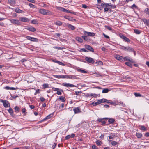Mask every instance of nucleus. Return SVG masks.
I'll return each instance as SVG.
<instances>
[{
	"label": "nucleus",
	"instance_id": "nucleus-1",
	"mask_svg": "<svg viewBox=\"0 0 149 149\" xmlns=\"http://www.w3.org/2000/svg\"><path fill=\"white\" fill-rule=\"evenodd\" d=\"M55 77L58 79L60 78H67L71 79H77L76 76L73 75H55Z\"/></svg>",
	"mask_w": 149,
	"mask_h": 149
},
{
	"label": "nucleus",
	"instance_id": "nucleus-2",
	"mask_svg": "<svg viewBox=\"0 0 149 149\" xmlns=\"http://www.w3.org/2000/svg\"><path fill=\"white\" fill-rule=\"evenodd\" d=\"M39 12L43 15H52V12L47 10L41 9L39 10Z\"/></svg>",
	"mask_w": 149,
	"mask_h": 149
},
{
	"label": "nucleus",
	"instance_id": "nucleus-3",
	"mask_svg": "<svg viewBox=\"0 0 149 149\" xmlns=\"http://www.w3.org/2000/svg\"><path fill=\"white\" fill-rule=\"evenodd\" d=\"M120 49L124 51L128 52H131L134 51V49L129 46L125 47L123 46H121Z\"/></svg>",
	"mask_w": 149,
	"mask_h": 149
},
{
	"label": "nucleus",
	"instance_id": "nucleus-4",
	"mask_svg": "<svg viewBox=\"0 0 149 149\" xmlns=\"http://www.w3.org/2000/svg\"><path fill=\"white\" fill-rule=\"evenodd\" d=\"M0 101L1 102L3 103V105L5 107H10V104L8 101L2 99H1Z\"/></svg>",
	"mask_w": 149,
	"mask_h": 149
},
{
	"label": "nucleus",
	"instance_id": "nucleus-5",
	"mask_svg": "<svg viewBox=\"0 0 149 149\" xmlns=\"http://www.w3.org/2000/svg\"><path fill=\"white\" fill-rule=\"evenodd\" d=\"M85 59L90 63L93 64L95 63L93 59L91 57L86 56L85 57Z\"/></svg>",
	"mask_w": 149,
	"mask_h": 149
},
{
	"label": "nucleus",
	"instance_id": "nucleus-6",
	"mask_svg": "<svg viewBox=\"0 0 149 149\" xmlns=\"http://www.w3.org/2000/svg\"><path fill=\"white\" fill-rule=\"evenodd\" d=\"M9 20L11 22V23L14 25H20V23L18 20L14 19H10Z\"/></svg>",
	"mask_w": 149,
	"mask_h": 149
},
{
	"label": "nucleus",
	"instance_id": "nucleus-7",
	"mask_svg": "<svg viewBox=\"0 0 149 149\" xmlns=\"http://www.w3.org/2000/svg\"><path fill=\"white\" fill-rule=\"evenodd\" d=\"M26 38L28 40H30L31 41L38 42V40L37 38L32 37L29 36H27L26 37Z\"/></svg>",
	"mask_w": 149,
	"mask_h": 149
},
{
	"label": "nucleus",
	"instance_id": "nucleus-8",
	"mask_svg": "<svg viewBox=\"0 0 149 149\" xmlns=\"http://www.w3.org/2000/svg\"><path fill=\"white\" fill-rule=\"evenodd\" d=\"M84 35H87L88 36L93 37L95 35V34L94 33L88 32L85 31H84Z\"/></svg>",
	"mask_w": 149,
	"mask_h": 149
},
{
	"label": "nucleus",
	"instance_id": "nucleus-9",
	"mask_svg": "<svg viewBox=\"0 0 149 149\" xmlns=\"http://www.w3.org/2000/svg\"><path fill=\"white\" fill-rule=\"evenodd\" d=\"M62 85L66 87H76V86L72 84L68 83H63L62 84Z\"/></svg>",
	"mask_w": 149,
	"mask_h": 149
},
{
	"label": "nucleus",
	"instance_id": "nucleus-10",
	"mask_svg": "<svg viewBox=\"0 0 149 149\" xmlns=\"http://www.w3.org/2000/svg\"><path fill=\"white\" fill-rule=\"evenodd\" d=\"M73 110L75 114L79 113L81 112V109L79 107L74 108L73 109Z\"/></svg>",
	"mask_w": 149,
	"mask_h": 149
},
{
	"label": "nucleus",
	"instance_id": "nucleus-11",
	"mask_svg": "<svg viewBox=\"0 0 149 149\" xmlns=\"http://www.w3.org/2000/svg\"><path fill=\"white\" fill-rule=\"evenodd\" d=\"M120 36L122 39L124 40L125 41L128 42H130V40L125 36L121 34L120 35Z\"/></svg>",
	"mask_w": 149,
	"mask_h": 149
},
{
	"label": "nucleus",
	"instance_id": "nucleus-12",
	"mask_svg": "<svg viewBox=\"0 0 149 149\" xmlns=\"http://www.w3.org/2000/svg\"><path fill=\"white\" fill-rule=\"evenodd\" d=\"M56 8L57 10L65 12L68 13L69 11V10H68L63 7H56Z\"/></svg>",
	"mask_w": 149,
	"mask_h": 149
},
{
	"label": "nucleus",
	"instance_id": "nucleus-13",
	"mask_svg": "<svg viewBox=\"0 0 149 149\" xmlns=\"http://www.w3.org/2000/svg\"><path fill=\"white\" fill-rule=\"evenodd\" d=\"M98 100L100 104L102 103H109V101H110V100H108L104 98H103L102 99Z\"/></svg>",
	"mask_w": 149,
	"mask_h": 149
},
{
	"label": "nucleus",
	"instance_id": "nucleus-14",
	"mask_svg": "<svg viewBox=\"0 0 149 149\" xmlns=\"http://www.w3.org/2000/svg\"><path fill=\"white\" fill-rule=\"evenodd\" d=\"M85 48L86 49L90 51L91 52H94V50L93 48L90 45H85Z\"/></svg>",
	"mask_w": 149,
	"mask_h": 149
},
{
	"label": "nucleus",
	"instance_id": "nucleus-15",
	"mask_svg": "<svg viewBox=\"0 0 149 149\" xmlns=\"http://www.w3.org/2000/svg\"><path fill=\"white\" fill-rule=\"evenodd\" d=\"M123 58H124V61L125 60L127 61H129V62H130L132 63H134V60L132 59L131 58L129 57H123Z\"/></svg>",
	"mask_w": 149,
	"mask_h": 149
},
{
	"label": "nucleus",
	"instance_id": "nucleus-16",
	"mask_svg": "<svg viewBox=\"0 0 149 149\" xmlns=\"http://www.w3.org/2000/svg\"><path fill=\"white\" fill-rule=\"evenodd\" d=\"M20 19L21 21L24 22H28L29 21V19L26 17H21L20 18Z\"/></svg>",
	"mask_w": 149,
	"mask_h": 149
},
{
	"label": "nucleus",
	"instance_id": "nucleus-17",
	"mask_svg": "<svg viewBox=\"0 0 149 149\" xmlns=\"http://www.w3.org/2000/svg\"><path fill=\"white\" fill-rule=\"evenodd\" d=\"M116 58L120 61H124L123 57L121 56L117 55L116 56Z\"/></svg>",
	"mask_w": 149,
	"mask_h": 149
},
{
	"label": "nucleus",
	"instance_id": "nucleus-18",
	"mask_svg": "<svg viewBox=\"0 0 149 149\" xmlns=\"http://www.w3.org/2000/svg\"><path fill=\"white\" fill-rule=\"evenodd\" d=\"M14 10L16 12L19 13H24V12L19 9L18 8L15 9Z\"/></svg>",
	"mask_w": 149,
	"mask_h": 149
},
{
	"label": "nucleus",
	"instance_id": "nucleus-19",
	"mask_svg": "<svg viewBox=\"0 0 149 149\" xmlns=\"http://www.w3.org/2000/svg\"><path fill=\"white\" fill-rule=\"evenodd\" d=\"M27 29L30 31L34 32L36 31V29L32 26L29 27L27 28Z\"/></svg>",
	"mask_w": 149,
	"mask_h": 149
},
{
	"label": "nucleus",
	"instance_id": "nucleus-20",
	"mask_svg": "<svg viewBox=\"0 0 149 149\" xmlns=\"http://www.w3.org/2000/svg\"><path fill=\"white\" fill-rule=\"evenodd\" d=\"M8 112L10 113V115L14 117V116L15 115L14 114L13 111L11 108L9 109L8 110Z\"/></svg>",
	"mask_w": 149,
	"mask_h": 149
},
{
	"label": "nucleus",
	"instance_id": "nucleus-21",
	"mask_svg": "<svg viewBox=\"0 0 149 149\" xmlns=\"http://www.w3.org/2000/svg\"><path fill=\"white\" fill-rule=\"evenodd\" d=\"M115 120L113 118H109V120H108V122L109 123V124H112L113 123Z\"/></svg>",
	"mask_w": 149,
	"mask_h": 149
},
{
	"label": "nucleus",
	"instance_id": "nucleus-22",
	"mask_svg": "<svg viewBox=\"0 0 149 149\" xmlns=\"http://www.w3.org/2000/svg\"><path fill=\"white\" fill-rule=\"evenodd\" d=\"M8 2L10 5L13 6L15 3V0H8Z\"/></svg>",
	"mask_w": 149,
	"mask_h": 149
},
{
	"label": "nucleus",
	"instance_id": "nucleus-23",
	"mask_svg": "<svg viewBox=\"0 0 149 149\" xmlns=\"http://www.w3.org/2000/svg\"><path fill=\"white\" fill-rule=\"evenodd\" d=\"M76 39L79 42L82 43L83 42V40L80 37H77L76 38Z\"/></svg>",
	"mask_w": 149,
	"mask_h": 149
},
{
	"label": "nucleus",
	"instance_id": "nucleus-24",
	"mask_svg": "<svg viewBox=\"0 0 149 149\" xmlns=\"http://www.w3.org/2000/svg\"><path fill=\"white\" fill-rule=\"evenodd\" d=\"M109 4L108 3H101L100 6L103 7H109Z\"/></svg>",
	"mask_w": 149,
	"mask_h": 149
},
{
	"label": "nucleus",
	"instance_id": "nucleus-25",
	"mask_svg": "<svg viewBox=\"0 0 149 149\" xmlns=\"http://www.w3.org/2000/svg\"><path fill=\"white\" fill-rule=\"evenodd\" d=\"M67 26L72 30H74L75 29L74 26L70 24H68Z\"/></svg>",
	"mask_w": 149,
	"mask_h": 149
},
{
	"label": "nucleus",
	"instance_id": "nucleus-26",
	"mask_svg": "<svg viewBox=\"0 0 149 149\" xmlns=\"http://www.w3.org/2000/svg\"><path fill=\"white\" fill-rule=\"evenodd\" d=\"M82 38H83L85 41H89L90 40L89 38L87 37V36H82Z\"/></svg>",
	"mask_w": 149,
	"mask_h": 149
},
{
	"label": "nucleus",
	"instance_id": "nucleus-27",
	"mask_svg": "<svg viewBox=\"0 0 149 149\" xmlns=\"http://www.w3.org/2000/svg\"><path fill=\"white\" fill-rule=\"evenodd\" d=\"M100 103L99 102V100L97 101V102H93L91 104L93 105V106H96L100 104Z\"/></svg>",
	"mask_w": 149,
	"mask_h": 149
},
{
	"label": "nucleus",
	"instance_id": "nucleus-28",
	"mask_svg": "<svg viewBox=\"0 0 149 149\" xmlns=\"http://www.w3.org/2000/svg\"><path fill=\"white\" fill-rule=\"evenodd\" d=\"M58 99L61 100L62 102H64L66 100V99L65 97L63 96L60 97L59 98L57 99V100Z\"/></svg>",
	"mask_w": 149,
	"mask_h": 149
},
{
	"label": "nucleus",
	"instance_id": "nucleus-29",
	"mask_svg": "<svg viewBox=\"0 0 149 149\" xmlns=\"http://www.w3.org/2000/svg\"><path fill=\"white\" fill-rule=\"evenodd\" d=\"M77 70L79 72H81V73H87V72L86 71L83 70L81 69H77Z\"/></svg>",
	"mask_w": 149,
	"mask_h": 149
},
{
	"label": "nucleus",
	"instance_id": "nucleus-30",
	"mask_svg": "<svg viewBox=\"0 0 149 149\" xmlns=\"http://www.w3.org/2000/svg\"><path fill=\"white\" fill-rule=\"evenodd\" d=\"M139 127H140V130L143 131H145L147 130V129L144 126L141 125Z\"/></svg>",
	"mask_w": 149,
	"mask_h": 149
},
{
	"label": "nucleus",
	"instance_id": "nucleus-31",
	"mask_svg": "<svg viewBox=\"0 0 149 149\" xmlns=\"http://www.w3.org/2000/svg\"><path fill=\"white\" fill-rule=\"evenodd\" d=\"M136 136L138 138H141L142 136V134L141 133H136Z\"/></svg>",
	"mask_w": 149,
	"mask_h": 149
},
{
	"label": "nucleus",
	"instance_id": "nucleus-32",
	"mask_svg": "<svg viewBox=\"0 0 149 149\" xmlns=\"http://www.w3.org/2000/svg\"><path fill=\"white\" fill-rule=\"evenodd\" d=\"M143 21L144 23L146 24L148 26H149V20L144 19Z\"/></svg>",
	"mask_w": 149,
	"mask_h": 149
},
{
	"label": "nucleus",
	"instance_id": "nucleus-33",
	"mask_svg": "<svg viewBox=\"0 0 149 149\" xmlns=\"http://www.w3.org/2000/svg\"><path fill=\"white\" fill-rule=\"evenodd\" d=\"M55 24L61 26L62 24V23L59 21H57L55 22Z\"/></svg>",
	"mask_w": 149,
	"mask_h": 149
},
{
	"label": "nucleus",
	"instance_id": "nucleus-34",
	"mask_svg": "<svg viewBox=\"0 0 149 149\" xmlns=\"http://www.w3.org/2000/svg\"><path fill=\"white\" fill-rule=\"evenodd\" d=\"M110 90H109L107 88H105L103 89L102 91V93H107Z\"/></svg>",
	"mask_w": 149,
	"mask_h": 149
},
{
	"label": "nucleus",
	"instance_id": "nucleus-35",
	"mask_svg": "<svg viewBox=\"0 0 149 149\" xmlns=\"http://www.w3.org/2000/svg\"><path fill=\"white\" fill-rule=\"evenodd\" d=\"M134 33L138 34H139L141 33V31L138 29H135L134 30Z\"/></svg>",
	"mask_w": 149,
	"mask_h": 149
},
{
	"label": "nucleus",
	"instance_id": "nucleus-36",
	"mask_svg": "<svg viewBox=\"0 0 149 149\" xmlns=\"http://www.w3.org/2000/svg\"><path fill=\"white\" fill-rule=\"evenodd\" d=\"M95 63L97 65H101L103 64V63L101 61L99 60L97 61L96 62H95Z\"/></svg>",
	"mask_w": 149,
	"mask_h": 149
},
{
	"label": "nucleus",
	"instance_id": "nucleus-37",
	"mask_svg": "<svg viewBox=\"0 0 149 149\" xmlns=\"http://www.w3.org/2000/svg\"><path fill=\"white\" fill-rule=\"evenodd\" d=\"M15 110L17 112H18L20 111V108L19 107L17 106H16L14 108Z\"/></svg>",
	"mask_w": 149,
	"mask_h": 149
},
{
	"label": "nucleus",
	"instance_id": "nucleus-38",
	"mask_svg": "<svg viewBox=\"0 0 149 149\" xmlns=\"http://www.w3.org/2000/svg\"><path fill=\"white\" fill-rule=\"evenodd\" d=\"M66 19H68L69 21H72V18L70 17L67 16H65L64 17Z\"/></svg>",
	"mask_w": 149,
	"mask_h": 149
},
{
	"label": "nucleus",
	"instance_id": "nucleus-39",
	"mask_svg": "<svg viewBox=\"0 0 149 149\" xmlns=\"http://www.w3.org/2000/svg\"><path fill=\"white\" fill-rule=\"evenodd\" d=\"M52 89L54 91H61V92H63V91L62 90L58 88H53Z\"/></svg>",
	"mask_w": 149,
	"mask_h": 149
},
{
	"label": "nucleus",
	"instance_id": "nucleus-40",
	"mask_svg": "<svg viewBox=\"0 0 149 149\" xmlns=\"http://www.w3.org/2000/svg\"><path fill=\"white\" fill-rule=\"evenodd\" d=\"M109 5V7H110V8H116V6L114 5H112L111 3H108Z\"/></svg>",
	"mask_w": 149,
	"mask_h": 149
},
{
	"label": "nucleus",
	"instance_id": "nucleus-41",
	"mask_svg": "<svg viewBox=\"0 0 149 149\" xmlns=\"http://www.w3.org/2000/svg\"><path fill=\"white\" fill-rule=\"evenodd\" d=\"M125 64L128 66H129L130 67H132V65L129 62H126L125 63Z\"/></svg>",
	"mask_w": 149,
	"mask_h": 149
},
{
	"label": "nucleus",
	"instance_id": "nucleus-42",
	"mask_svg": "<svg viewBox=\"0 0 149 149\" xmlns=\"http://www.w3.org/2000/svg\"><path fill=\"white\" fill-rule=\"evenodd\" d=\"M134 94L136 97H141V95L139 93H135Z\"/></svg>",
	"mask_w": 149,
	"mask_h": 149
},
{
	"label": "nucleus",
	"instance_id": "nucleus-43",
	"mask_svg": "<svg viewBox=\"0 0 149 149\" xmlns=\"http://www.w3.org/2000/svg\"><path fill=\"white\" fill-rule=\"evenodd\" d=\"M118 143L115 141H113L111 142V144L113 146H115L117 145Z\"/></svg>",
	"mask_w": 149,
	"mask_h": 149
},
{
	"label": "nucleus",
	"instance_id": "nucleus-44",
	"mask_svg": "<svg viewBox=\"0 0 149 149\" xmlns=\"http://www.w3.org/2000/svg\"><path fill=\"white\" fill-rule=\"evenodd\" d=\"M44 88H49V85L47 84L44 83L43 85Z\"/></svg>",
	"mask_w": 149,
	"mask_h": 149
},
{
	"label": "nucleus",
	"instance_id": "nucleus-45",
	"mask_svg": "<svg viewBox=\"0 0 149 149\" xmlns=\"http://www.w3.org/2000/svg\"><path fill=\"white\" fill-rule=\"evenodd\" d=\"M53 48L56 49H58V50H62L63 49H65V48L63 47H57L56 46L54 47Z\"/></svg>",
	"mask_w": 149,
	"mask_h": 149
},
{
	"label": "nucleus",
	"instance_id": "nucleus-46",
	"mask_svg": "<svg viewBox=\"0 0 149 149\" xmlns=\"http://www.w3.org/2000/svg\"><path fill=\"white\" fill-rule=\"evenodd\" d=\"M29 5L30 7L32 8H36V6L31 3H29Z\"/></svg>",
	"mask_w": 149,
	"mask_h": 149
},
{
	"label": "nucleus",
	"instance_id": "nucleus-47",
	"mask_svg": "<svg viewBox=\"0 0 149 149\" xmlns=\"http://www.w3.org/2000/svg\"><path fill=\"white\" fill-rule=\"evenodd\" d=\"M101 141L100 140H97L96 142V144L98 146L100 145H101Z\"/></svg>",
	"mask_w": 149,
	"mask_h": 149
},
{
	"label": "nucleus",
	"instance_id": "nucleus-48",
	"mask_svg": "<svg viewBox=\"0 0 149 149\" xmlns=\"http://www.w3.org/2000/svg\"><path fill=\"white\" fill-rule=\"evenodd\" d=\"M52 116H53V114H49L46 117V118H47V120L48 119L50 118H51Z\"/></svg>",
	"mask_w": 149,
	"mask_h": 149
},
{
	"label": "nucleus",
	"instance_id": "nucleus-49",
	"mask_svg": "<svg viewBox=\"0 0 149 149\" xmlns=\"http://www.w3.org/2000/svg\"><path fill=\"white\" fill-rule=\"evenodd\" d=\"M31 23L34 24H37V21L36 20H33L31 21Z\"/></svg>",
	"mask_w": 149,
	"mask_h": 149
},
{
	"label": "nucleus",
	"instance_id": "nucleus-50",
	"mask_svg": "<svg viewBox=\"0 0 149 149\" xmlns=\"http://www.w3.org/2000/svg\"><path fill=\"white\" fill-rule=\"evenodd\" d=\"M105 27L109 30L111 31L112 30V28L109 26H105Z\"/></svg>",
	"mask_w": 149,
	"mask_h": 149
},
{
	"label": "nucleus",
	"instance_id": "nucleus-51",
	"mask_svg": "<svg viewBox=\"0 0 149 149\" xmlns=\"http://www.w3.org/2000/svg\"><path fill=\"white\" fill-rule=\"evenodd\" d=\"M145 12L146 13L149 14V9L148 8H146L145 10Z\"/></svg>",
	"mask_w": 149,
	"mask_h": 149
},
{
	"label": "nucleus",
	"instance_id": "nucleus-52",
	"mask_svg": "<svg viewBox=\"0 0 149 149\" xmlns=\"http://www.w3.org/2000/svg\"><path fill=\"white\" fill-rule=\"evenodd\" d=\"M75 92V94L77 95H79L80 94L79 93H82L81 91H76Z\"/></svg>",
	"mask_w": 149,
	"mask_h": 149
},
{
	"label": "nucleus",
	"instance_id": "nucleus-53",
	"mask_svg": "<svg viewBox=\"0 0 149 149\" xmlns=\"http://www.w3.org/2000/svg\"><path fill=\"white\" fill-rule=\"evenodd\" d=\"M109 7H105L104 8V12H107L109 10V9L108 8H109Z\"/></svg>",
	"mask_w": 149,
	"mask_h": 149
},
{
	"label": "nucleus",
	"instance_id": "nucleus-54",
	"mask_svg": "<svg viewBox=\"0 0 149 149\" xmlns=\"http://www.w3.org/2000/svg\"><path fill=\"white\" fill-rule=\"evenodd\" d=\"M92 148L93 149H97V147L95 145H93L92 146Z\"/></svg>",
	"mask_w": 149,
	"mask_h": 149
},
{
	"label": "nucleus",
	"instance_id": "nucleus-55",
	"mask_svg": "<svg viewBox=\"0 0 149 149\" xmlns=\"http://www.w3.org/2000/svg\"><path fill=\"white\" fill-rule=\"evenodd\" d=\"M81 52L83 51L85 52H87L88 51L86 50L85 48H83L81 49Z\"/></svg>",
	"mask_w": 149,
	"mask_h": 149
},
{
	"label": "nucleus",
	"instance_id": "nucleus-56",
	"mask_svg": "<svg viewBox=\"0 0 149 149\" xmlns=\"http://www.w3.org/2000/svg\"><path fill=\"white\" fill-rule=\"evenodd\" d=\"M103 36H104V37L105 38H108V39L109 38V37L108 36L105 34L104 33H103Z\"/></svg>",
	"mask_w": 149,
	"mask_h": 149
},
{
	"label": "nucleus",
	"instance_id": "nucleus-57",
	"mask_svg": "<svg viewBox=\"0 0 149 149\" xmlns=\"http://www.w3.org/2000/svg\"><path fill=\"white\" fill-rule=\"evenodd\" d=\"M91 95H92V93H91V94L87 93L86 94V96L87 97H88L89 96H91Z\"/></svg>",
	"mask_w": 149,
	"mask_h": 149
},
{
	"label": "nucleus",
	"instance_id": "nucleus-58",
	"mask_svg": "<svg viewBox=\"0 0 149 149\" xmlns=\"http://www.w3.org/2000/svg\"><path fill=\"white\" fill-rule=\"evenodd\" d=\"M71 138V136L70 135H68L65 137V139H69Z\"/></svg>",
	"mask_w": 149,
	"mask_h": 149
},
{
	"label": "nucleus",
	"instance_id": "nucleus-59",
	"mask_svg": "<svg viewBox=\"0 0 149 149\" xmlns=\"http://www.w3.org/2000/svg\"><path fill=\"white\" fill-rule=\"evenodd\" d=\"M4 89L6 90H10V87H9L8 86H6L4 88Z\"/></svg>",
	"mask_w": 149,
	"mask_h": 149
},
{
	"label": "nucleus",
	"instance_id": "nucleus-60",
	"mask_svg": "<svg viewBox=\"0 0 149 149\" xmlns=\"http://www.w3.org/2000/svg\"><path fill=\"white\" fill-rule=\"evenodd\" d=\"M92 95L91 96H93L94 97H96L97 96V95L96 94L92 93Z\"/></svg>",
	"mask_w": 149,
	"mask_h": 149
},
{
	"label": "nucleus",
	"instance_id": "nucleus-61",
	"mask_svg": "<svg viewBox=\"0 0 149 149\" xmlns=\"http://www.w3.org/2000/svg\"><path fill=\"white\" fill-rule=\"evenodd\" d=\"M26 111V109L25 108H24L22 109V113H25Z\"/></svg>",
	"mask_w": 149,
	"mask_h": 149
},
{
	"label": "nucleus",
	"instance_id": "nucleus-62",
	"mask_svg": "<svg viewBox=\"0 0 149 149\" xmlns=\"http://www.w3.org/2000/svg\"><path fill=\"white\" fill-rule=\"evenodd\" d=\"M82 7L85 8H86L88 7V6L85 4H83L82 5Z\"/></svg>",
	"mask_w": 149,
	"mask_h": 149
},
{
	"label": "nucleus",
	"instance_id": "nucleus-63",
	"mask_svg": "<svg viewBox=\"0 0 149 149\" xmlns=\"http://www.w3.org/2000/svg\"><path fill=\"white\" fill-rule=\"evenodd\" d=\"M57 144L56 143H54L52 146V148L53 149H54L56 146Z\"/></svg>",
	"mask_w": 149,
	"mask_h": 149
},
{
	"label": "nucleus",
	"instance_id": "nucleus-64",
	"mask_svg": "<svg viewBox=\"0 0 149 149\" xmlns=\"http://www.w3.org/2000/svg\"><path fill=\"white\" fill-rule=\"evenodd\" d=\"M145 136L146 137H149V132H147L145 134Z\"/></svg>",
	"mask_w": 149,
	"mask_h": 149
}]
</instances>
